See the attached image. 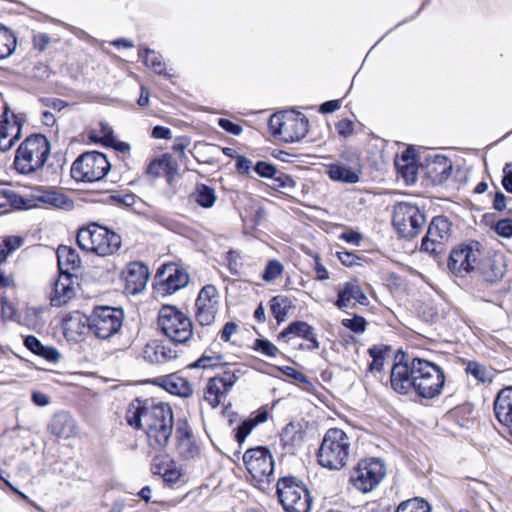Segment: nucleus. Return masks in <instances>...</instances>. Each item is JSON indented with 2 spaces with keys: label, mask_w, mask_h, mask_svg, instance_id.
Returning <instances> with one entry per match:
<instances>
[{
  "label": "nucleus",
  "mask_w": 512,
  "mask_h": 512,
  "mask_svg": "<svg viewBox=\"0 0 512 512\" xmlns=\"http://www.w3.org/2000/svg\"><path fill=\"white\" fill-rule=\"evenodd\" d=\"M126 421L131 427L145 431L148 446L152 450L161 452L169 444L174 421L172 409L168 404L137 400L129 406Z\"/></svg>",
  "instance_id": "f257e3e1"
},
{
  "label": "nucleus",
  "mask_w": 512,
  "mask_h": 512,
  "mask_svg": "<svg viewBox=\"0 0 512 512\" xmlns=\"http://www.w3.org/2000/svg\"><path fill=\"white\" fill-rule=\"evenodd\" d=\"M351 438L339 428H330L324 434L318 450L319 464L329 470H340L348 463L351 454Z\"/></svg>",
  "instance_id": "f03ea898"
},
{
  "label": "nucleus",
  "mask_w": 512,
  "mask_h": 512,
  "mask_svg": "<svg viewBox=\"0 0 512 512\" xmlns=\"http://www.w3.org/2000/svg\"><path fill=\"white\" fill-rule=\"evenodd\" d=\"M50 154V143L42 134H32L17 148L14 167L17 172L28 175L43 168Z\"/></svg>",
  "instance_id": "7ed1b4c3"
},
{
  "label": "nucleus",
  "mask_w": 512,
  "mask_h": 512,
  "mask_svg": "<svg viewBox=\"0 0 512 512\" xmlns=\"http://www.w3.org/2000/svg\"><path fill=\"white\" fill-rule=\"evenodd\" d=\"M121 236L97 223H90L79 229L77 233L78 246L87 252L98 256H109L121 247Z\"/></svg>",
  "instance_id": "20e7f679"
},
{
  "label": "nucleus",
  "mask_w": 512,
  "mask_h": 512,
  "mask_svg": "<svg viewBox=\"0 0 512 512\" xmlns=\"http://www.w3.org/2000/svg\"><path fill=\"white\" fill-rule=\"evenodd\" d=\"M444 383L445 375L438 365L421 358L412 360V386L418 396L434 398L441 393Z\"/></svg>",
  "instance_id": "39448f33"
},
{
  "label": "nucleus",
  "mask_w": 512,
  "mask_h": 512,
  "mask_svg": "<svg viewBox=\"0 0 512 512\" xmlns=\"http://www.w3.org/2000/svg\"><path fill=\"white\" fill-rule=\"evenodd\" d=\"M158 326L161 332L174 343H187L193 336L190 317L174 306L165 305L159 310Z\"/></svg>",
  "instance_id": "423d86ee"
},
{
  "label": "nucleus",
  "mask_w": 512,
  "mask_h": 512,
  "mask_svg": "<svg viewBox=\"0 0 512 512\" xmlns=\"http://www.w3.org/2000/svg\"><path fill=\"white\" fill-rule=\"evenodd\" d=\"M277 495L286 512H310L312 499L306 485L294 476L280 478Z\"/></svg>",
  "instance_id": "0eeeda50"
},
{
  "label": "nucleus",
  "mask_w": 512,
  "mask_h": 512,
  "mask_svg": "<svg viewBox=\"0 0 512 512\" xmlns=\"http://www.w3.org/2000/svg\"><path fill=\"white\" fill-rule=\"evenodd\" d=\"M308 119L302 113L274 114L269 119V127L273 135L287 143L303 139L308 132Z\"/></svg>",
  "instance_id": "6e6552de"
},
{
  "label": "nucleus",
  "mask_w": 512,
  "mask_h": 512,
  "mask_svg": "<svg viewBox=\"0 0 512 512\" xmlns=\"http://www.w3.org/2000/svg\"><path fill=\"white\" fill-rule=\"evenodd\" d=\"M110 167L105 154L97 151L86 152L73 162L71 176L76 181L95 182L103 179Z\"/></svg>",
  "instance_id": "1a4fd4ad"
},
{
  "label": "nucleus",
  "mask_w": 512,
  "mask_h": 512,
  "mask_svg": "<svg viewBox=\"0 0 512 512\" xmlns=\"http://www.w3.org/2000/svg\"><path fill=\"white\" fill-rule=\"evenodd\" d=\"M386 475L385 465L378 458L360 460L350 472L351 485L362 493L373 491Z\"/></svg>",
  "instance_id": "9d476101"
},
{
  "label": "nucleus",
  "mask_w": 512,
  "mask_h": 512,
  "mask_svg": "<svg viewBox=\"0 0 512 512\" xmlns=\"http://www.w3.org/2000/svg\"><path fill=\"white\" fill-rule=\"evenodd\" d=\"M90 317V333L97 339L107 340L117 334L123 325L122 309L110 306H97Z\"/></svg>",
  "instance_id": "9b49d317"
},
{
  "label": "nucleus",
  "mask_w": 512,
  "mask_h": 512,
  "mask_svg": "<svg viewBox=\"0 0 512 512\" xmlns=\"http://www.w3.org/2000/svg\"><path fill=\"white\" fill-rule=\"evenodd\" d=\"M243 462L256 485L261 487L270 482L273 476L274 462L267 448L256 447L247 450L243 455Z\"/></svg>",
  "instance_id": "f8f14e48"
},
{
  "label": "nucleus",
  "mask_w": 512,
  "mask_h": 512,
  "mask_svg": "<svg viewBox=\"0 0 512 512\" xmlns=\"http://www.w3.org/2000/svg\"><path fill=\"white\" fill-rule=\"evenodd\" d=\"M426 222L424 213L409 203H399L394 208L393 225L404 238H413Z\"/></svg>",
  "instance_id": "ddd939ff"
},
{
  "label": "nucleus",
  "mask_w": 512,
  "mask_h": 512,
  "mask_svg": "<svg viewBox=\"0 0 512 512\" xmlns=\"http://www.w3.org/2000/svg\"><path fill=\"white\" fill-rule=\"evenodd\" d=\"M481 257L478 243L460 245L449 256L448 269L456 277L476 274Z\"/></svg>",
  "instance_id": "4468645a"
},
{
  "label": "nucleus",
  "mask_w": 512,
  "mask_h": 512,
  "mask_svg": "<svg viewBox=\"0 0 512 512\" xmlns=\"http://www.w3.org/2000/svg\"><path fill=\"white\" fill-rule=\"evenodd\" d=\"M450 236L451 223L448 218L436 216L428 226L427 233L421 243V250L436 257L444 252Z\"/></svg>",
  "instance_id": "2eb2a0df"
},
{
  "label": "nucleus",
  "mask_w": 512,
  "mask_h": 512,
  "mask_svg": "<svg viewBox=\"0 0 512 512\" xmlns=\"http://www.w3.org/2000/svg\"><path fill=\"white\" fill-rule=\"evenodd\" d=\"M195 319L202 325H211L219 310V293L214 285H205L195 302Z\"/></svg>",
  "instance_id": "dca6fc26"
},
{
  "label": "nucleus",
  "mask_w": 512,
  "mask_h": 512,
  "mask_svg": "<svg viewBox=\"0 0 512 512\" xmlns=\"http://www.w3.org/2000/svg\"><path fill=\"white\" fill-rule=\"evenodd\" d=\"M239 370H231L230 368L223 371L222 374L216 375L209 379L204 398L213 408L221 404L223 398L226 397L235 382L238 380Z\"/></svg>",
  "instance_id": "f3484780"
},
{
  "label": "nucleus",
  "mask_w": 512,
  "mask_h": 512,
  "mask_svg": "<svg viewBox=\"0 0 512 512\" xmlns=\"http://www.w3.org/2000/svg\"><path fill=\"white\" fill-rule=\"evenodd\" d=\"M156 277L160 279L159 290L166 294H173L189 283V275L185 269L173 263L163 265Z\"/></svg>",
  "instance_id": "a211bd4d"
},
{
  "label": "nucleus",
  "mask_w": 512,
  "mask_h": 512,
  "mask_svg": "<svg viewBox=\"0 0 512 512\" xmlns=\"http://www.w3.org/2000/svg\"><path fill=\"white\" fill-rule=\"evenodd\" d=\"M9 113V108L5 106L0 121V151L2 152L10 150L21 133V119L14 113L9 116Z\"/></svg>",
  "instance_id": "6ab92c4d"
},
{
  "label": "nucleus",
  "mask_w": 512,
  "mask_h": 512,
  "mask_svg": "<svg viewBox=\"0 0 512 512\" xmlns=\"http://www.w3.org/2000/svg\"><path fill=\"white\" fill-rule=\"evenodd\" d=\"M353 301L364 306L369 303L368 297L357 279H351L338 287L335 306L340 310H344L352 307Z\"/></svg>",
  "instance_id": "aec40b11"
},
{
  "label": "nucleus",
  "mask_w": 512,
  "mask_h": 512,
  "mask_svg": "<svg viewBox=\"0 0 512 512\" xmlns=\"http://www.w3.org/2000/svg\"><path fill=\"white\" fill-rule=\"evenodd\" d=\"M176 450L179 457L184 460L194 459L199 455V446L186 420H179L177 423Z\"/></svg>",
  "instance_id": "412c9836"
},
{
  "label": "nucleus",
  "mask_w": 512,
  "mask_h": 512,
  "mask_svg": "<svg viewBox=\"0 0 512 512\" xmlns=\"http://www.w3.org/2000/svg\"><path fill=\"white\" fill-rule=\"evenodd\" d=\"M62 325L66 339L77 343L90 332V317L75 311L64 317Z\"/></svg>",
  "instance_id": "4be33fe9"
},
{
  "label": "nucleus",
  "mask_w": 512,
  "mask_h": 512,
  "mask_svg": "<svg viewBox=\"0 0 512 512\" xmlns=\"http://www.w3.org/2000/svg\"><path fill=\"white\" fill-rule=\"evenodd\" d=\"M126 289L131 294H137L144 290L149 279V271L141 262H131L123 272Z\"/></svg>",
  "instance_id": "5701e85b"
},
{
  "label": "nucleus",
  "mask_w": 512,
  "mask_h": 512,
  "mask_svg": "<svg viewBox=\"0 0 512 512\" xmlns=\"http://www.w3.org/2000/svg\"><path fill=\"white\" fill-rule=\"evenodd\" d=\"M292 337H300L310 342L309 350H317L320 343L317 340L314 328L304 321H294L290 323L278 336V339L289 340Z\"/></svg>",
  "instance_id": "b1692460"
},
{
  "label": "nucleus",
  "mask_w": 512,
  "mask_h": 512,
  "mask_svg": "<svg viewBox=\"0 0 512 512\" xmlns=\"http://www.w3.org/2000/svg\"><path fill=\"white\" fill-rule=\"evenodd\" d=\"M506 272V264L502 255H494L479 260L475 275L481 276L486 282L500 280Z\"/></svg>",
  "instance_id": "393cba45"
},
{
  "label": "nucleus",
  "mask_w": 512,
  "mask_h": 512,
  "mask_svg": "<svg viewBox=\"0 0 512 512\" xmlns=\"http://www.w3.org/2000/svg\"><path fill=\"white\" fill-rule=\"evenodd\" d=\"M494 413L497 420L507 427L512 436V386L500 390L497 394L494 401Z\"/></svg>",
  "instance_id": "a878e982"
},
{
  "label": "nucleus",
  "mask_w": 512,
  "mask_h": 512,
  "mask_svg": "<svg viewBox=\"0 0 512 512\" xmlns=\"http://www.w3.org/2000/svg\"><path fill=\"white\" fill-rule=\"evenodd\" d=\"M391 388L399 394H407L413 390L412 363H395L390 373Z\"/></svg>",
  "instance_id": "bb28decb"
},
{
  "label": "nucleus",
  "mask_w": 512,
  "mask_h": 512,
  "mask_svg": "<svg viewBox=\"0 0 512 512\" xmlns=\"http://www.w3.org/2000/svg\"><path fill=\"white\" fill-rule=\"evenodd\" d=\"M74 296L75 287L72 275L60 274L50 294L51 305L61 307L67 304Z\"/></svg>",
  "instance_id": "cd10ccee"
},
{
  "label": "nucleus",
  "mask_w": 512,
  "mask_h": 512,
  "mask_svg": "<svg viewBox=\"0 0 512 512\" xmlns=\"http://www.w3.org/2000/svg\"><path fill=\"white\" fill-rule=\"evenodd\" d=\"M49 431L59 438H70L77 434L75 419L65 412L56 413L48 425Z\"/></svg>",
  "instance_id": "c85d7f7f"
},
{
  "label": "nucleus",
  "mask_w": 512,
  "mask_h": 512,
  "mask_svg": "<svg viewBox=\"0 0 512 512\" xmlns=\"http://www.w3.org/2000/svg\"><path fill=\"white\" fill-rule=\"evenodd\" d=\"M143 357L152 364L164 363L176 358L177 352L164 343L153 341L145 345Z\"/></svg>",
  "instance_id": "c756f323"
},
{
  "label": "nucleus",
  "mask_w": 512,
  "mask_h": 512,
  "mask_svg": "<svg viewBox=\"0 0 512 512\" xmlns=\"http://www.w3.org/2000/svg\"><path fill=\"white\" fill-rule=\"evenodd\" d=\"M35 201L61 209H70L72 201L62 192L53 189H36L33 194Z\"/></svg>",
  "instance_id": "7c9ffc66"
},
{
  "label": "nucleus",
  "mask_w": 512,
  "mask_h": 512,
  "mask_svg": "<svg viewBox=\"0 0 512 512\" xmlns=\"http://www.w3.org/2000/svg\"><path fill=\"white\" fill-rule=\"evenodd\" d=\"M158 383L166 391L177 396L189 397L193 392L190 382L176 373L159 378Z\"/></svg>",
  "instance_id": "2f4dec72"
},
{
  "label": "nucleus",
  "mask_w": 512,
  "mask_h": 512,
  "mask_svg": "<svg viewBox=\"0 0 512 512\" xmlns=\"http://www.w3.org/2000/svg\"><path fill=\"white\" fill-rule=\"evenodd\" d=\"M253 170L260 177L272 179L274 181V186L278 188H285L290 182H292L289 176L279 172L277 168L269 162L258 161L254 165Z\"/></svg>",
  "instance_id": "473e14b6"
},
{
  "label": "nucleus",
  "mask_w": 512,
  "mask_h": 512,
  "mask_svg": "<svg viewBox=\"0 0 512 512\" xmlns=\"http://www.w3.org/2000/svg\"><path fill=\"white\" fill-rule=\"evenodd\" d=\"M326 173L333 181L355 184L359 181V172L342 163H331L326 166Z\"/></svg>",
  "instance_id": "72a5a7b5"
},
{
  "label": "nucleus",
  "mask_w": 512,
  "mask_h": 512,
  "mask_svg": "<svg viewBox=\"0 0 512 512\" xmlns=\"http://www.w3.org/2000/svg\"><path fill=\"white\" fill-rule=\"evenodd\" d=\"M57 259L60 274L72 275L71 271H75L80 266V258L75 250L68 246H59L57 250Z\"/></svg>",
  "instance_id": "f704fd0d"
},
{
  "label": "nucleus",
  "mask_w": 512,
  "mask_h": 512,
  "mask_svg": "<svg viewBox=\"0 0 512 512\" xmlns=\"http://www.w3.org/2000/svg\"><path fill=\"white\" fill-rule=\"evenodd\" d=\"M24 345L34 354L50 362H57L60 359V353L55 348L43 345L35 336H27L24 339Z\"/></svg>",
  "instance_id": "c9c22d12"
},
{
  "label": "nucleus",
  "mask_w": 512,
  "mask_h": 512,
  "mask_svg": "<svg viewBox=\"0 0 512 512\" xmlns=\"http://www.w3.org/2000/svg\"><path fill=\"white\" fill-rule=\"evenodd\" d=\"M138 55L144 60L145 65L149 69L153 70L157 74L165 73L166 65L159 53L154 50L141 47L138 51Z\"/></svg>",
  "instance_id": "e433bc0d"
},
{
  "label": "nucleus",
  "mask_w": 512,
  "mask_h": 512,
  "mask_svg": "<svg viewBox=\"0 0 512 512\" xmlns=\"http://www.w3.org/2000/svg\"><path fill=\"white\" fill-rule=\"evenodd\" d=\"M17 40L11 29L0 24V60L9 57L16 49Z\"/></svg>",
  "instance_id": "4c0bfd02"
},
{
  "label": "nucleus",
  "mask_w": 512,
  "mask_h": 512,
  "mask_svg": "<svg viewBox=\"0 0 512 512\" xmlns=\"http://www.w3.org/2000/svg\"><path fill=\"white\" fill-rule=\"evenodd\" d=\"M153 472L155 474H161L164 481L170 484L178 482L182 476V470L176 465L174 461L162 463L161 466L154 464Z\"/></svg>",
  "instance_id": "58836bf2"
},
{
  "label": "nucleus",
  "mask_w": 512,
  "mask_h": 512,
  "mask_svg": "<svg viewBox=\"0 0 512 512\" xmlns=\"http://www.w3.org/2000/svg\"><path fill=\"white\" fill-rule=\"evenodd\" d=\"M303 439L302 432L294 423L287 424L281 434L280 440L284 447L293 448L298 445Z\"/></svg>",
  "instance_id": "ea45409f"
},
{
  "label": "nucleus",
  "mask_w": 512,
  "mask_h": 512,
  "mask_svg": "<svg viewBox=\"0 0 512 512\" xmlns=\"http://www.w3.org/2000/svg\"><path fill=\"white\" fill-rule=\"evenodd\" d=\"M194 198L201 207L211 208L215 204L216 194L213 188L200 184L196 187Z\"/></svg>",
  "instance_id": "a19ab883"
},
{
  "label": "nucleus",
  "mask_w": 512,
  "mask_h": 512,
  "mask_svg": "<svg viewBox=\"0 0 512 512\" xmlns=\"http://www.w3.org/2000/svg\"><path fill=\"white\" fill-rule=\"evenodd\" d=\"M465 371L467 374L473 376L479 382H491L493 378L492 371L485 365L476 361H469L466 365Z\"/></svg>",
  "instance_id": "79ce46f5"
},
{
  "label": "nucleus",
  "mask_w": 512,
  "mask_h": 512,
  "mask_svg": "<svg viewBox=\"0 0 512 512\" xmlns=\"http://www.w3.org/2000/svg\"><path fill=\"white\" fill-rule=\"evenodd\" d=\"M171 170L172 164L169 158L162 157L160 159H155L147 167V174L152 177H158L162 174H166L168 179H171Z\"/></svg>",
  "instance_id": "37998d69"
},
{
  "label": "nucleus",
  "mask_w": 512,
  "mask_h": 512,
  "mask_svg": "<svg viewBox=\"0 0 512 512\" xmlns=\"http://www.w3.org/2000/svg\"><path fill=\"white\" fill-rule=\"evenodd\" d=\"M23 244V239L18 236L5 237L0 242V265L3 264L8 256L19 249Z\"/></svg>",
  "instance_id": "c03bdc74"
},
{
  "label": "nucleus",
  "mask_w": 512,
  "mask_h": 512,
  "mask_svg": "<svg viewBox=\"0 0 512 512\" xmlns=\"http://www.w3.org/2000/svg\"><path fill=\"white\" fill-rule=\"evenodd\" d=\"M396 512H431V506L426 500L416 497L400 503Z\"/></svg>",
  "instance_id": "a18cd8bd"
},
{
  "label": "nucleus",
  "mask_w": 512,
  "mask_h": 512,
  "mask_svg": "<svg viewBox=\"0 0 512 512\" xmlns=\"http://www.w3.org/2000/svg\"><path fill=\"white\" fill-rule=\"evenodd\" d=\"M222 364L223 355L213 353L211 357H207V351H205L199 359H197L194 363L190 365V367L201 369H214L221 366Z\"/></svg>",
  "instance_id": "49530a36"
},
{
  "label": "nucleus",
  "mask_w": 512,
  "mask_h": 512,
  "mask_svg": "<svg viewBox=\"0 0 512 512\" xmlns=\"http://www.w3.org/2000/svg\"><path fill=\"white\" fill-rule=\"evenodd\" d=\"M387 349L382 346H372L369 348L368 353L372 358V362L369 365V371L380 372L384 366L385 354Z\"/></svg>",
  "instance_id": "de8ad7c7"
},
{
  "label": "nucleus",
  "mask_w": 512,
  "mask_h": 512,
  "mask_svg": "<svg viewBox=\"0 0 512 512\" xmlns=\"http://www.w3.org/2000/svg\"><path fill=\"white\" fill-rule=\"evenodd\" d=\"M343 327L349 329L356 334H362L367 327V321L364 317L354 315L352 318H344L341 321Z\"/></svg>",
  "instance_id": "09e8293b"
},
{
  "label": "nucleus",
  "mask_w": 512,
  "mask_h": 512,
  "mask_svg": "<svg viewBox=\"0 0 512 512\" xmlns=\"http://www.w3.org/2000/svg\"><path fill=\"white\" fill-rule=\"evenodd\" d=\"M398 173L405 179L406 183H414L417 179V167L415 163H402L395 161Z\"/></svg>",
  "instance_id": "8fccbe9b"
},
{
  "label": "nucleus",
  "mask_w": 512,
  "mask_h": 512,
  "mask_svg": "<svg viewBox=\"0 0 512 512\" xmlns=\"http://www.w3.org/2000/svg\"><path fill=\"white\" fill-rule=\"evenodd\" d=\"M283 269V265L278 260H270L265 267L262 279L266 282H271L283 273Z\"/></svg>",
  "instance_id": "3c124183"
},
{
  "label": "nucleus",
  "mask_w": 512,
  "mask_h": 512,
  "mask_svg": "<svg viewBox=\"0 0 512 512\" xmlns=\"http://www.w3.org/2000/svg\"><path fill=\"white\" fill-rule=\"evenodd\" d=\"M253 348L269 357H274L278 353V348L267 339H256Z\"/></svg>",
  "instance_id": "603ef678"
},
{
  "label": "nucleus",
  "mask_w": 512,
  "mask_h": 512,
  "mask_svg": "<svg viewBox=\"0 0 512 512\" xmlns=\"http://www.w3.org/2000/svg\"><path fill=\"white\" fill-rule=\"evenodd\" d=\"M282 302L283 300H280L279 297H274L271 300V312L278 323L283 322L287 316V307Z\"/></svg>",
  "instance_id": "864d4df0"
},
{
  "label": "nucleus",
  "mask_w": 512,
  "mask_h": 512,
  "mask_svg": "<svg viewBox=\"0 0 512 512\" xmlns=\"http://www.w3.org/2000/svg\"><path fill=\"white\" fill-rule=\"evenodd\" d=\"M495 232L502 237H512V219L505 218L497 221L494 225Z\"/></svg>",
  "instance_id": "5fc2aeb1"
},
{
  "label": "nucleus",
  "mask_w": 512,
  "mask_h": 512,
  "mask_svg": "<svg viewBox=\"0 0 512 512\" xmlns=\"http://www.w3.org/2000/svg\"><path fill=\"white\" fill-rule=\"evenodd\" d=\"M255 425L251 421V419L244 420L238 427L236 431V440L239 444L243 443L246 437L251 433Z\"/></svg>",
  "instance_id": "6e6d98bb"
},
{
  "label": "nucleus",
  "mask_w": 512,
  "mask_h": 512,
  "mask_svg": "<svg viewBox=\"0 0 512 512\" xmlns=\"http://www.w3.org/2000/svg\"><path fill=\"white\" fill-rule=\"evenodd\" d=\"M218 125L223 129L225 130L227 133H230L232 135H240L242 133V127L237 124V123H234L232 122L231 120L229 119H226V118H220L218 120Z\"/></svg>",
  "instance_id": "4d7b16f0"
},
{
  "label": "nucleus",
  "mask_w": 512,
  "mask_h": 512,
  "mask_svg": "<svg viewBox=\"0 0 512 512\" xmlns=\"http://www.w3.org/2000/svg\"><path fill=\"white\" fill-rule=\"evenodd\" d=\"M100 138L99 140L106 146L109 144H113L114 142V135L112 128L107 123H100Z\"/></svg>",
  "instance_id": "13d9d810"
},
{
  "label": "nucleus",
  "mask_w": 512,
  "mask_h": 512,
  "mask_svg": "<svg viewBox=\"0 0 512 512\" xmlns=\"http://www.w3.org/2000/svg\"><path fill=\"white\" fill-rule=\"evenodd\" d=\"M336 131L343 137L350 136L354 131V123L349 119H342L336 124Z\"/></svg>",
  "instance_id": "bf43d9fd"
},
{
  "label": "nucleus",
  "mask_w": 512,
  "mask_h": 512,
  "mask_svg": "<svg viewBox=\"0 0 512 512\" xmlns=\"http://www.w3.org/2000/svg\"><path fill=\"white\" fill-rule=\"evenodd\" d=\"M503 188L510 194H512V163H506L503 168L502 178Z\"/></svg>",
  "instance_id": "052dcab7"
},
{
  "label": "nucleus",
  "mask_w": 512,
  "mask_h": 512,
  "mask_svg": "<svg viewBox=\"0 0 512 512\" xmlns=\"http://www.w3.org/2000/svg\"><path fill=\"white\" fill-rule=\"evenodd\" d=\"M337 257L343 265L348 267L357 264L359 260V257L356 254L348 251H338Z\"/></svg>",
  "instance_id": "680f3d73"
},
{
  "label": "nucleus",
  "mask_w": 512,
  "mask_h": 512,
  "mask_svg": "<svg viewBox=\"0 0 512 512\" xmlns=\"http://www.w3.org/2000/svg\"><path fill=\"white\" fill-rule=\"evenodd\" d=\"M252 167L254 166L250 159L242 155L236 157V169L240 174H249Z\"/></svg>",
  "instance_id": "e2e57ef3"
},
{
  "label": "nucleus",
  "mask_w": 512,
  "mask_h": 512,
  "mask_svg": "<svg viewBox=\"0 0 512 512\" xmlns=\"http://www.w3.org/2000/svg\"><path fill=\"white\" fill-rule=\"evenodd\" d=\"M50 43V37L46 33H36L33 36L34 48L39 51H44Z\"/></svg>",
  "instance_id": "0e129e2a"
},
{
  "label": "nucleus",
  "mask_w": 512,
  "mask_h": 512,
  "mask_svg": "<svg viewBox=\"0 0 512 512\" xmlns=\"http://www.w3.org/2000/svg\"><path fill=\"white\" fill-rule=\"evenodd\" d=\"M238 330V325L234 322H227L222 330L220 331V338L228 342L231 339V336L235 334Z\"/></svg>",
  "instance_id": "69168bd1"
},
{
  "label": "nucleus",
  "mask_w": 512,
  "mask_h": 512,
  "mask_svg": "<svg viewBox=\"0 0 512 512\" xmlns=\"http://www.w3.org/2000/svg\"><path fill=\"white\" fill-rule=\"evenodd\" d=\"M240 259V254L237 252V251H229L227 253V261H228V267H229V270L230 272L233 274V275H238L239 272H238V260Z\"/></svg>",
  "instance_id": "338daca9"
},
{
  "label": "nucleus",
  "mask_w": 512,
  "mask_h": 512,
  "mask_svg": "<svg viewBox=\"0 0 512 512\" xmlns=\"http://www.w3.org/2000/svg\"><path fill=\"white\" fill-rule=\"evenodd\" d=\"M315 273H316V279L319 281H324L329 278V272L325 268V266L321 263L320 257H315Z\"/></svg>",
  "instance_id": "774afa93"
}]
</instances>
